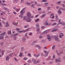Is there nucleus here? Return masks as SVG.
Wrapping results in <instances>:
<instances>
[{
	"instance_id": "obj_50",
	"label": "nucleus",
	"mask_w": 65,
	"mask_h": 65,
	"mask_svg": "<svg viewBox=\"0 0 65 65\" xmlns=\"http://www.w3.org/2000/svg\"><path fill=\"white\" fill-rule=\"evenodd\" d=\"M0 44H1V45L2 46L3 45V43H1Z\"/></svg>"
},
{
	"instance_id": "obj_26",
	"label": "nucleus",
	"mask_w": 65,
	"mask_h": 65,
	"mask_svg": "<svg viewBox=\"0 0 65 65\" xmlns=\"http://www.w3.org/2000/svg\"><path fill=\"white\" fill-rule=\"evenodd\" d=\"M16 39H17V37L16 36L14 37L13 39V40H16Z\"/></svg>"
},
{
	"instance_id": "obj_5",
	"label": "nucleus",
	"mask_w": 65,
	"mask_h": 65,
	"mask_svg": "<svg viewBox=\"0 0 65 65\" xmlns=\"http://www.w3.org/2000/svg\"><path fill=\"white\" fill-rule=\"evenodd\" d=\"M27 17L28 18H30L31 16H32V15L31 14V13L30 12H28L27 13Z\"/></svg>"
},
{
	"instance_id": "obj_23",
	"label": "nucleus",
	"mask_w": 65,
	"mask_h": 65,
	"mask_svg": "<svg viewBox=\"0 0 65 65\" xmlns=\"http://www.w3.org/2000/svg\"><path fill=\"white\" fill-rule=\"evenodd\" d=\"M40 55V54H39L37 55V56H36V54H35L34 55V56H35V57H39V56Z\"/></svg>"
},
{
	"instance_id": "obj_8",
	"label": "nucleus",
	"mask_w": 65,
	"mask_h": 65,
	"mask_svg": "<svg viewBox=\"0 0 65 65\" xmlns=\"http://www.w3.org/2000/svg\"><path fill=\"white\" fill-rule=\"evenodd\" d=\"M9 59H10V57L9 56H7L6 57V61H8L9 60Z\"/></svg>"
},
{
	"instance_id": "obj_24",
	"label": "nucleus",
	"mask_w": 65,
	"mask_h": 65,
	"mask_svg": "<svg viewBox=\"0 0 65 65\" xmlns=\"http://www.w3.org/2000/svg\"><path fill=\"white\" fill-rule=\"evenodd\" d=\"M35 6V5L34 4H32L31 5V7H33V8H35V7H34Z\"/></svg>"
},
{
	"instance_id": "obj_41",
	"label": "nucleus",
	"mask_w": 65,
	"mask_h": 65,
	"mask_svg": "<svg viewBox=\"0 0 65 65\" xmlns=\"http://www.w3.org/2000/svg\"><path fill=\"white\" fill-rule=\"evenodd\" d=\"M26 4L28 5H31V3H26Z\"/></svg>"
},
{
	"instance_id": "obj_44",
	"label": "nucleus",
	"mask_w": 65,
	"mask_h": 65,
	"mask_svg": "<svg viewBox=\"0 0 65 65\" xmlns=\"http://www.w3.org/2000/svg\"><path fill=\"white\" fill-rule=\"evenodd\" d=\"M42 2H46L47 0H42Z\"/></svg>"
},
{
	"instance_id": "obj_32",
	"label": "nucleus",
	"mask_w": 65,
	"mask_h": 65,
	"mask_svg": "<svg viewBox=\"0 0 65 65\" xmlns=\"http://www.w3.org/2000/svg\"><path fill=\"white\" fill-rule=\"evenodd\" d=\"M28 34V33H27L25 35V36H26V37H27V38H29V37L28 36H27V35Z\"/></svg>"
},
{
	"instance_id": "obj_3",
	"label": "nucleus",
	"mask_w": 65,
	"mask_h": 65,
	"mask_svg": "<svg viewBox=\"0 0 65 65\" xmlns=\"http://www.w3.org/2000/svg\"><path fill=\"white\" fill-rule=\"evenodd\" d=\"M58 25H57L55 27H54L52 31V32H55L56 31H57V30H58V28L57 29V28L58 27Z\"/></svg>"
},
{
	"instance_id": "obj_9",
	"label": "nucleus",
	"mask_w": 65,
	"mask_h": 65,
	"mask_svg": "<svg viewBox=\"0 0 65 65\" xmlns=\"http://www.w3.org/2000/svg\"><path fill=\"white\" fill-rule=\"evenodd\" d=\"M54 38H55V40H59V39L58 38V36H54Z\"/></svg>"
},
{
	"instance_id": "obj_35",
	"label": "nucleus",
	"mask_w": 65,
	"mask_h": 65,
	"mask_svg": "<svg viewBox=\"0 0 65 65\" xmlns=\"http://www.w3.org/2000/svg\"><path fill=\"white\" fill-rule=\"evenodd\" d=\"M55 48V45H54L52 47V49L54 50Z\"/></svg>"
},
{
	"instance_id": "obj_10",
	"label": "nucleus",
	"mask_w": 65,
	"mask_h": 65,
	"mask_svg": "<svg viewBox=\"0 0 65 65\" xmlns=\"http://www.w3.org/2000/svg\"><path fill=\"white\" fill-rule=\"evenodd\" d=\"M63 36H64V34H63V33H61L59 35V37L60 38H62V37Z\"/></svg>"
},
{
	"instance_id": "obj_11",
	"label": "nucleus",
	"mask_w": 65,
	"mask_h": 65,
	"mask_svg": "<svg viewBox=\"0 0 65 65\" xmlns=\"http://www.w3.org/2000/svg\"><path fill=\"white\" fill-rule=\"evenodd\" d=\"M44 53H46V54L45 55V57H46V56H47L48 53H47V52L46 51H45L44 50Z\"/></svg>"
},
{
	"instance_id": "obj_46",
	"label": "nucleus",
	"mask_w": 65,
	"mask_h": 65,
	"mask_svg": "<svg viewBox=\"0 0 65 65\" xmlns=\"http://www.w3.org/2000/svg\"><path fill=\"white\" fill-rule=\"evenodd\" d=\"M45 32H46V33H48L49 32V30H47L45 31Z\"/></svg>"
},
{
	"instance_id": "obj_19",
	"label": "nucleus",
	"mask_w": 65,
	"mask_h": 65,
	"mask_svg": "<svg viewBox=\"0 0 65 65\" xmlns=\"http://www.w3.org/2000/svg\"><path fill=\"white\" fill-rule=\"evenodd\" d=\"M59 24H60L61 25H65V23L64 22H62L61 23H59Z\"/></svg>"
},
{
	"instance_id": "obj_49",
	"label": "nucleus",
	"mask_w": 65,
	"mask_h": 65,
	"mask_svg": "<svg viewBox=\"0 0 65 65\" xmlns=\"http://www.w3.org/2000/svg\"><path fill=\"white\" fill-rule=\"evenodd\" d=\"M62 6H63V7H65V4H62Z\"/></svg>"
},
{
	"instance_id": "obj_30",
	"label": "nucleus",
	"mask_w": 65,
	"mask_h": 65,
	"mask_svg": "<svg viewBox=\"0 0 65 65\" xmlns=\"http://www.w3.org/2000/svg\"><path fill=\"white\" fill-rule=\"evenodd\" d=\"M21 51H23V50H24V47H21Z\"/></svg>"
},
{
	"instance_id": "obj_16",
	"label": "nucleus",
	"mask_w": 65,
	"mask_h": 65,
	"mask_svg": "<svg viewBox=\"0 0 65 65\" xmlns=\"http://www.w3.org/2000/svg\"><path fill=\"white\" fill-rule=\"evenodd\" d=\"M23 53H21L19 55V56L20 57H23Z\"/></svg>"
},
{
	"instance_id": "obj_58",
	"label": "nucleus",
	"mask_w": 65,
	"mask_h": 65,
	"mask_svg": "<svg viewBox=\"0 0 65 65\" xmlns=\"http://www.w3.org/2000/svg\"><path fill=\"white\" fill-rule=\"evenodd\" d=\"M26 9V8H24L22 9V10H23L24 11V10H25V9Z\"/></svg>"
},
{
	"instance_id": "obj_42",
	"label": "nucleus",
	"mask_w": 65,
	"mask_h": 65,
	"mask_svg": "<svg viewBox=\"0 0 65 65\" xmlns=\"http://www.w3.org/2000/svg\"><path fill=\"white\" fill-rule=\"evenodd\" d=\"M38 9V11H40V10H41V8H39Z\"/></svg>"
},
{
	"instance_id": "obj_63",
	"label": "nucleus",
	"mask_w": 65,
	"mask_h": 65,
	"mask_svg": "<svg viewBox=\"0 0 65 65\" xmlns=\"http://www.w3.org/2000/svg\"><path fill=\"white\" fill-rule=\"evenodd\" d=\"M51 6H54V4H51Z\"/></svg>"
},
{
	"instance_id": "obj_47",
	"label": "nucleus",
	"mask_w": 65,
	"mask_h": 65,
	"mask_svg": "<svg viewBox=\"0 0 65 65\" xmlns=\"http://www.w3.org/2000/svg\"><path fill=\"white\" fill-rule=\"evenodd\" d=\"M40 62V60H38L37 61V63H39Z\"/></svg>"
},
{
	"instance_id": "obj_4",
	"label": "nucleus",
	"mask_w": 65,
	"mask_h": 65,
	"mask_svg": "<svg viewBox=\"0 0 65 65\" xmlns=\"http://www.w3.org/2000/svg\"><path fill=\"white\" fill-rule=\"evenodd\" d=\"M30 30V28H28L26 29L25 30H21L20 31H18V32L20 33V32H27L28 31H29Z\"/></svg>"
},
{
	"instance_id": "obj_22",
	"label": "nucleus",
	"mask_w": 65,
	"mask_h": 65,
	"mask_svg": "<svg viewBox=\"0 0 65 65\" xmlns=\"http://www.w3.org/2000/svg\"><path fill=\"white\" fill-rule=\"evenodd\" d=\"M36 47H39V49H40L41 48V47H40V46L38 45H36L35 46Z\"/></svg>"
},
{
	"instance_id": "obj_62",
	"label": "nucleus",
	"mask_w": 65,
	"mask_h": 65,
	"mask_svg": "<svg viewBox=\"0 0 65 65\" xmlns=\"http://www.w3.org/2000/svg\"><path fill=\"white\" fill-rule=\"evenodd\" d=\"M13 9H16V7H15V6H14L13 7Z\"/></svg>"
},
{
	"instance_id": "obj_51",
	"label": "nucleus",
	"mask_w": 65,
	"mask_h": 65,
	"mask_svg": "<svg viewBox=\"0 0 65 65\" xmlns=\"http://www.w3.org/2000/svg\"><path fill=\"white\" fill-rule=\"evenodd\" d=\"M55 57H56V56H55V55H53V58H55Z\"/></svg>"
},
{
	"instance_id": "obj_40",
	"label": "nucleus",
	"mask_w": 65,
	"mask_h": 65,
	"mask_svg": "<svg viewBox=\"0 0 65 65\" xmlns=\"http://www.w3.org/2000/svg\"><path fill=\"white\" fill-rule=\"evenodd\" d=\"M19 10H20V9H16V11L17 12H19Z\"/></svg>"
},
{
	"instance_id": "obj_56",
	"label": "nucleus",
	"mask_w": 65,
	"mask_h": 65,
	"mask_svg": "<svg viewBox=\"0 0 65 65\" xmlns=\"http://www.w3.org/2000/svg\"><path fill=\"white\" fill-rule=\"evenodd\" d=\"M32 33L31 32H30L28 34V35H32Z\"/></svg>"
},
{
	"instance_id": "obj_21",
	"label": "nucleus",
	"mask_w": 65,
	"mask_h": 65,
	"mask_svg": "<svg viewBox=\"0 0 65 65\" xmlns=\"http://www.w3.org/2000/svg\"><path fill=\"white\" fill-rule=\"evenodd\" d=\"M49 24V23H48L47 21H45L44 23L45 25H48Z\"/></svg>"
},
{
	"instance_id": "obj_18",
	"label": "nucleus",
	"mask_w": 65,
	"mask_h": 65,
	"mask_svg": "<svg viewBox=\"0 0 65 65\" xmlns=\"http://www.w3.org/2000/svg\"><path fill=\"white\" fill-rule=\"evenodd\" d=\"M13 55V53H10L9 55L8 56H9V57H11Z\"/></svg>"
},
{
	"instance_id": "obj_34",
	"label": "nucleus",
	"mask_w": 65,
	"mask_h": 65,
	"mask_svg": "<svg viewBox=\"0 0 65 65\" xmlns=\"http://www.w3.org/2000/svg\"><path fill=\"white\" fill-rule=\"evenodd\" d=\"M11 34V32L10 31H9L8 32V34L9 35H10Z\"/></svg>"
},
{
	"instance_id": "obj_37",
	"label": "nucleus",
	"mask_w": 65,
	"mask_h": 65,
	"mask_svg": "<svg viewBox=\"0 0 65 65\" xmlns=\"http://www.w3.org/2000/svg\"><path fill=\"white\" fill-rule=\"evenodd\" d=\"M55 17L54 16H53L52 17H50V18H52V19H54Z\"/></svg>"
},
{
	"instance_id": "obj_52",
	"label": "nucleus",
	"mask_w": 65,
	"mask_h": 65,
	"mask_svg": "<svg viewBox=\"0 0 65 65\" xmlns=\"http://www.w3.org/2000/svg\"><path fill=\"white\" fill-rule=\"evenodd\" d=\"M41 28H42V29H44L45 28V26H42L41 27Z\"/></svg>"
},
{
	"instance_id": "obj_29",
	"label": "nucleus",
	"mask_w": 65,
	"mask_h": 65,
	"mask_svg": "<svg viewBox=\"0 0 65 65\" xmlns=\"http://www.w3.org/2000/svg\"><path fill=\"white\" fill-rule=\"evenodd\" d=\"M39 20H40L39 19H38L35 20V22H39Z\"/></svg>"
},
{
	"instance_id": "obj_33",
	"label": "nucleus",
	"mask_w": 65,
	"mask_h": 65,
	"mask_svg": "<svg viewBox=\"0 0 65 65\" xmlns=\"http://www.w3.org/2000/svg\"><path fill=\"white\" fill-rule=\"evenodd\" d=\"M24 10H23L22 9L21 11L20 12V13H24Z\"/></svg>"
},
{
	"instance_id": "obj_14",
	"label": "nucleus",
	"mask_w": 65,
	"mask_h": 65,
	"mask_svg": "<svg viewBox=\"0 0 65 65\" xmlns=\"http://www.w3.org/2000/svg\"><path fill=\"white\" fill-rule=\"evenodd\" d=\"M58 12L59 14H61V13H62V12H61V10L60 9H59L58 10Z\"/></svg>"
},
{
	"instance_id": "obj_64",
	"label": "nucleus",
	"mask_w": 65,
	"mask_h": 65,
	"mask_svg": "<svg viewBox=\"0 0 65 65\" xmlns=\"http://www.w3.org/2000/svg\"><path fill=\"white\" fill-rule=\"evenodd\" d=\"M62 10L63 11H65V8H63L62 9Z\"/></svg>"
},
{
	"instance_id": "obj_55",
	"label": "nucleus",
	"mask_w": 65,
	"mask_h": 65,
	"mask_svg": "<svg viewBox=\"0 0 65 65\" xmlns=\"http://www.w3.org/2000/svg\"><path fill=\"white\" fill-rule=\"evenodd\" d=\"M51 9V7H47V9L48 10H49V9Z\"/></svg>"
},
{
	"instance_id": "obj_12",
	"label": "nucleus",
	"mask_w": 65,
	"mask_h": 65,
	"mask_svg": "<svg viewBox=\"0 0 65 65\" xmlns=\"http://www.w3.org/2000/svg\"><path fill=\"white\" fill-rule=\"evenodd\" d=\"M61 61V59L60 58H59L58 60L57 59H56V63H57L58 62H60Z\"/></svg>"
},
{
	"instance_id": "obj_15",
	"label": "nucleus",
	"mask_w": 65,
	"mask_h": 65,
	"mask_svg": "<svg viewBox=\"0 0 65 65\" xmlns=\"http://www.w3.org/2000/svg\"><path fill=\"white\" fill-rule=\"evenodd\" d=\"M32 61H33V62H35L34 63V64H37V63H36L37 62H35L36 61V60H35V59H32Z\"/></svg>"
},
{
	"instance_id": "obj_7",
	"label": "nucleus",
	"mask_w": 65,
	"mask_h": 65,
	"mask_svg": "<svg viewBox=\"0 0 65 65\" xmlns=\"http://www.w3.org/2000/svg\"><path fill=\"white\" fill-rule=\"evenodd\" d=\"M37 31H39L40 30L39 28V25H37Z\"/></svg>"
},
{
	"instance_id": "obj_38",
	"label": "nucleus",
	"mask_w": 65,
	"mask_h": 65,
	"mask_svg": "<svg viewBox=\"0 0 65 65\" xmlns=\"http://www.w3.org/2000/svg\"><path fill=\"white\" fill-rule=\"evenodd\" d=\"M23 41L24 42H25V41H26V39L25 38H23Z\"/></svg>"
},
{
	"instance_id": "obj_20",
	"label": "nucleus",
	"mask_w": 65,
	"mask_h": 65,
	"mask_svg": "<svg viewBox=\"0 0 65 65\" xmlns=\"http://www.w3.org/2000/svg\"><path fill=\"white\" fill-rule=\"evenodd\" d=\"M46 15V14H43L42 16V17H41V18H43L44 17H45V16Z\"/></svg>"
},
{
	"instance_id": "obj_36",
	"label": "nucleus",
	"mask_w": 65,
	"mask_h": 65,
	"mask_svg": "<svg viewBox=\"0 0 65 65\" xmlns=\"http://www.w3.org/2000/svg\"><path fill=\"white\" fill-rule=\"evenodd\" d=\"M19 35V33H16V34H14V36H17V35Z\"/></svg>"
},
{
	"instance_id": "obj_17",
	"label": "nucleus",
	"mask_w": 65,
	"mask_h": 65,
	"mask_svg": "<svg viewBox=\"0 0 65 65\" xmlns=\"http://www.w3.org/2000/svg\"><path fill=\"white\" fill-rule=\"evenodd\" d=\"M61 1H59L57 2V3L56 4H58V5H60V4H61Z\"/></svg>"
},
{
	"instance_id": "obj_25",
	"label": "nucleus",
	"mask_w": 65,
	"mask_h": 65,
	"mask_svg": "<svg viewBox=\"0 0 65 65\" xmlns=\"http://www.w3.org/2000/svg\"><path fill=\"white\" fill-rule=\"evenodd\" d=\"M44 4H45V6H47V5L49 4L48 3H44Z\"/></svg>"
},
{
	"instance_id": "obj_31",
	"label": "nucleus",
	"mask_w": 65,
	"mask_h": 65,
	"mask_svg": "<svg viewBox=\"0 0 65 65\" xmlns=\"http://www.w3.org/2000/svg\"><path fill=\"white\" fill-rule=\"evenodd\" d=\"M17 23L15 22H13V25H17V24H18V23L17 22Z\"/></svg>"
},
{
	"instance_id": "obj_39",
	"label": "nucleus",
	"mask_w": 65,
	"mask_h": 65,
	"mask_svg": "<svg viewBox=\"0 0 65 65\" xmlns=\"http://www.w3.org/2000/svg\"><path fill=\"white\" fill-rule=\"evenodd\" d=\"M28 56H29V57H31V54L29 53L28 54Z\"/></svg>"
},
{
	"instance_id": "obj_48",
	"label": "nucleus",
	"mask_w": 65,
	"mask_h": 65,
	"mask_svg": "<svg viewBox=\"0 0 65 65\" xmlns=\"http://www.w3.org/2000/svg\"><path fill=\"white\" fill-rule=\"evenodd\" d=\"M8 26H9L8 25H6L5 26V27H8Z\"/></svg>"
},
{
	"instance_id": "obj_45",
	"label": "nucleus",
	"mask_w": 65,
	"mask_h": 65,
	"mask_svg": "<svg viewBox=\"0 0 65 65\" xmlns=\"http://www.w3.org/2000/svg\"><path fill=\"white\" fill-rule=\"evenodd\" d=\"M27 59H28V58L27 57H25L24 59V60H27Z\"/></svg>"
},
{
	"instance_id": "obj_28",
	"label": "nucleus",
	"mask_w": 65,
	"mask_h": 65,
	"mask_svg": "<svg viewBox=\"0 0 65 65\" xmlns=\"http://www.w3.org/2000/svg\"><path fill=\"white\" fill-rule=\"evenodd\" d=\"M15 46H12L11 47V48L12 49H13L14 48H15Z\"/></svg>"
},
{
	"instance_id": "obj_60",
	"label": "nucleus",
	"mask_w": 65,
	"mask_h": 65,
	"mask_svg": "<svg viewBox=\"0 0 65 65\" xmlns=\"http://www.w3.org/2000/svg\"><path fill=\"white\" fill-rule=\"evenodd\" d=\"M56 18H58V15L56 14L55 15Z\"/></svg>"
},
{
	"instance_id": "obj_53",
	"label": "nucleus",
	"mask_w": 65,
	"mask_h": 65,
	"mask_svg": "<svg viewBox=\"0 0 65 65\" xmlns=\"http://www.w3.org/2000/svg\"><path fill=\"white\" fill-rule=\"evenodd\" d=\"M36 42H37V41H34L33 42V44H34V43H36Z\"/></svg>"
},
{
	"instance_id": "obj_6",
	"label": "nucleus",
	"mask_w": 65,
	"mask_h": 65,
	"mask_svg": "<svg viewBox=\"0 0 65 65\" xmlns=\"http://www.w3.org/2000/svg\"><path fill=\"white\" fill-rule=\"evenodd\" d=\"M47 36L48 37L47 38V39H48L49 41H50V40L52 39V37L50 36V35H47Z\"/></svg>"
},
{
	"instance_id": "obj_27",
	"label": "nucleus",
	"mask_w": 65,
	"mask_h": 65,
	"mask_svg": "<svg viewBox=\"0 0 65 65\" xmlns=\"http://www.w3.org/2000/svg\"><path fill=\"white\" fill-rule=\"evenodd\" d=\"M0 52L2 53V55H3V54H4V51H2L1 52V50L0 49Z\"/></svg>"
},
{
	"instance_id": "obj_54",
	"label": "nucleus",
	"mask_w": 65,
	"mask_h": 65,
	"mask_svg": "<svg viewBox=\"0 0 65 65\" xmlns=\"http://www.w3.org/2000/svg\"><path fill=\"white\" fill-rule=\"evenodd\" d=\"M19 0H15V2H17V3L18 2V1Z\"/></svg>"
},
{
	"instance_id": "obj_1",
	"label": "nucleus",
	"mask_w": 65,
	"mask_h": 65,
	"mask_svg": "<svg viewBox=\"0 0 65 65\" xmlns=\"http://www.w3.org/2000/svg\"><path fill=\"white\" fill-rule=\"evenodd\" d=\"M6 34V32L2 33L0 34V40L1 39H4V36Z\"/></svg>"
},
{
	"instance_id": "obj_43",
	"label": "nucleus",
	"mask_w": 65,
	"mask_h": 65,
	"mask_svg": "<svg viewBox=\"0 0 65 65\" xmlns=\"http://www.w3.org/2000/svg\"><path fill=\"white\" fill-rule=\"evenodd\" d=\"M46 32H45V31H44V32H43V34H46Z\"/></svg>"
},
{
	"instance_id": "obj_2",
	"label": "nucleus",
	"mask_w": 65,
	"mask_h": 65,
	"mask_svg": "<svg viewBox=\"0 0 65 65\" xmlns=\"http://www.w3.org/2000/svg\"><path fill=\"white\" fill-rule=\"evenodd\" d=\"M24 20H27V22H30L32 21V19H30L29 18H27V17H24L23 19Z\"/></svg>"
},
{
	"instance_id": "obj_13",
	"label": "nucleus",
	"mask_w": 65,
	"mask_h": 65,
	"mask_svg": "<svg viewBox=\"0 0 65 65\" xmlns=\"http://www.w3.org/2000/svg\"><path fill=\"white\" fill-rule=\"evenodd\" d=\"M23 16H24V15H23V13H21L19 15V17H20V18H23Z\"/></svg>"
},
{
	"instance_id": "obj_59",
	"label": "nucleus",
	"mask_w": 65,
	"mask_h": 65,
	"mask_svg": "<svg viewBox=\"0 0 65 65\" xmlns=\"http://www.w3.org/2000/svg\"><path fill=\"white\" fill-rule=\"evenodd\" d=\"M37 2H35V4H37Z\"/></svg>"
},
{
	"instance_id": "obj_61",
	"label": "nucleus",
	"mask_w": 65,
	"mask_h": 65,
	"mask_svg": "<svg viewBox=\"0 0 65 65\" xmlns=\"http://www.w3.org/2000/svg\"><path fill=\"white\" fill-rule=\"evenodd\" d=\"M56 21H58V20L59 19L58 17L56 18Z\"/></svg>"
},
{
	"instance_id": "obj_57",
	"label": "nucleus",
	"mask_w": 65,
	"mask_h": 65,
	"mask_svg": "<svg viewBox=\"0 0 65 65\" xmlns=\"http://www.w3.org/2000/svg\"><path fill=\"white\" fill-rule=\"evenodd\" d=\"M28 26H27V25H26L25 26H24V27L25 28H28Z\"/></svg>"
}]
</instances>
